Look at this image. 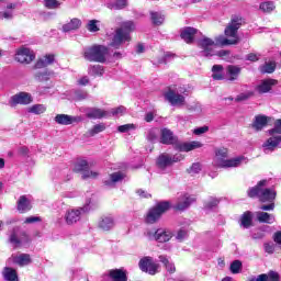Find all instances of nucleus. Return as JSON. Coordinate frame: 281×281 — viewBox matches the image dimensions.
Instances as JSON below:
<instances>
[{
    "mask_svg": "<svg viewBox=\"0 0 281 281\" xmlns=\"http://www.w3.org/2000/svg\"><path fill=\"white\" fill-rule=\"evenodd\" d=\"M131 128H135V125H133V124L120 125L117 127V131H119V133H128V131H131Z\"/></svg>",
    "mask_w": 281,
    "mask_h": 281,
    "instance_id": "57",
    "label": "nucleus"
},
{
    "mask_svg": "<svg viewBox=\"0 0 281 281\" xmlns=\"http://www.w3.org/2000/svg\"><path fill=\"white\" fill-rule=\"evenodd\" d=\"M276 61H268L259 67L260 74H273L276 71Z\"/></svg>",
    "mask_w": 281,
    "mask_h": 281,
    "instance_id": "39",
    "label": "nucleus"
},
{
    "mask_svg": "<svg viewBox=\"0 0 281 281\" xmlns=\"http://www.w3.org/2000/svg\"><path fill=\"white\" fill-rule=\"evenodd\" d=\"M109 47L104 45H93L83 52V58L89 63H106Z\"/></svg>",
    "mask_w": 281,
    "mask_h": 281,
    "instance_id": "4",
    "label": "nucleus"
},
{
    "mask_svg": "<svg viewBox=\"0 0 281 281\" xmlns=\"http://www.w3.org/2000/svg\"><path fill=\"white\" fill-rule=\"evenodd\" d=\"M196 34H199V30L192 26H186L180 31V38H182L187 45H192Z\"/></svg>",
    "mask_w": 281,
    "mask_h": 281,
    "instance_id": "13",
    "label": "nucleus"
},
{
    "mask_svg": "<svg viewBox=\"0 0 281 281\" xmlns=\"http://www.w3.org/2000/svg\"><path fill=\"white\" fill-rule=\"evenodd\" d=\"M257 221L259 223H271V214L267 213V212H259L257 213Z\"/></svg>",
    "mask_w": 281,
    "mask_h": 281,
    "instance_id": "46",
    "label": "nucleus"
},
{
    "mask_svg": "<svg viewBox=\"0 0 281 281\" xmlns=\"http://www.w3.org/2000/svg\"><path fill=\"white\" fill-rule=\"evenodd\" d=\"M179 161H181V159L177 156L172 157L168 154H161L160 156H158L156 165L158 166V168H160V170H166L168 166H172V164H177Z\"/></svg>",
    "mask_w": 281,
    "mask_h": 281,
    "instance_id": "10",
    "label": "nucleus"
},
{
    "mask_svg": "<svg viewBox=\"0 0 281 281\" xmlns=\"http://www.w3.org/2000/svg\"><path fill=\"white\" fill-rule=\"evenodd\" d=\"M214 45H221L216 43V37L215 42L210 37H204L199 41V47L203 49L204 56H212V47H214Z\"/></svg>",
    "mask_w": 281,
    "mask_h": 281,
    "instance_id": "20",
    "label": "nucleus"
},
{
    "mask_svg": "<svg viewBox=\"0 0 281 281\" xmlns=\"http://www.w3.org/2000/svg\"><path fill=\"white\" fill-rule=\"evenodd\" d=\"M270 204H263L260 206V210H263V212H269L271 210L276 209V203L269 202Z\"/></svg>",
    "mask_w": 281,
    "mask_h": 281,
    "instance_id": "62",
    "label": "nucleus"
},
{
    "mask_svg": "<svg viewBox=\"0 0 281 281\" xmlns=\"http://www.w3.org/2000/svg\"><path fill=\"white\" fill-rule=\"evenodd\" d=\"M196 148H203V143L192 140L189 143H179L177 145V149L180 150V153H190L191 150H196Z\"/></svg>",
    "mask_w": 281,
    "mask_h": 281,
    "instance_id": "22",
    "label": "nucleus"
},
{
    "mask_svg": "<svg viewBox=\"0 0 281 281\" xmlns=\"http://www.w3.org/2000/svg\"><path fill=\"white\" fill-rule=\"evenodd\" d=\"M115 227V221L111 216H102L99 221V228L103 232H109Z\"/></svg>",
    "mask_w": 281,
    "mask_h": 281,
    "instance_id": "29",
    "label": "nucleus"
},
{
    "mask_svg": "<svg viewBox=\"0 0 281 281\" xmlns=\"http://www.w3.org/2000/svg\"><path fill=\"white\" fill-rule=\"evenodd\" d=\"M278 85L277 79L268 78L263 79L260 85L256 86V91L259 92L260 94L269 93L273 87Z\"/></svg>",
    "mask_w": 281,
    "mask_h": 281,
    "instance_id": "17",
    "label": "nucleus"
},
{
    "mask_svg": "<svg viewBox=\"0 0 281 281\" xmlns=\"http://www.w3.org/2000/svg\"><path fill=\"white\" fill-rule=\"evenodd\" d=\"M215 157L217 158V166H221V160L227 159V157H229V149L227 147L216 148Z\"/></svg>",
    "mask_w": 281,
    "mask_h": 281,
    "instance_id": "37",
    "label": "nucleus"
},
{
    "mask_svg": "<svg viewBox=\"0 0 281 281\" xmlns=\"http://www.w3.org/2000/svg\"><path fill=\"white\" fill-rule=\"evenodd\" d=\"M187 172L189 175H199V172H201V165H200V162L192 164V166L189 169H187Z\"/></svg>",
    "mask_w": 281,
    "mask_h": 281,
    "instance_id": "51",
    "label": "nucleus"
},
{
    "mask_svg": "<svg viewBox=\"0 0 281 281\" xmlns=\"http://www.w3.org/2000/svg\"><path fill=\"white\" fill-rule=\"evenodd\" d=\"M44 5L48 10H56V8L60 5V2H58V0H45Z\"/></svg>",
    "mask_w": 281,
    "mask_h": 281,
    "instance_id": "52",
    "label": "nucleus"
},
{
    "mask_svg": "<svg viewBox=\"0 0 281 281\" xmlns=\"http://www.w3.org/2000/svg\"><path fill=\"white\" fill-rule=\"evenodd\" d=\"M194 201H196L195 198H192L188 194H186L180 201H178V203L173 206V210H176V212H183V210H188L189 205H192V203H194Z\"/></svg>",
    "mask_w": 281,
    "mask_h": 281,
    "instance_id": "25",
    "label": "nucleus"
},
{
    "mask_svg": "<svg viewBox=\"0 0 281 281\" xmlns=\"http://www.w3.org/2000/svg\"><path fill=\"white\" fill-rule=\"evenodd\" d=\"M45 111H47V108L43 104H34L29 109V113H34L35 115H42Z\"/></svg>",
    "mask_w": 281,
    "mask_h": 281,
    "instance_id": "43",
    "label": "nucleus"
},
{
    "mask_svg": "<svg viewBox=\"0 0 281 281\" xmlns=\"http://www.w3.org/2000/svg\"><path fill=\"white\" fill-rule=\"evenodd\" d=\"M243 25H247L245 18H243L241 15H232L231 21L224 30V34L228 38L233 40H228L220 35L216 37V44L221 45L222 47H225V45H238V43H240V38L238 37V31Z\"/></svg>",
    "mask_w": 281,
    "mask_h": 281,
    "instance_id": "1",
    "label": "nucleus"
},
{
    "mask_svg": "<svg viewBox=\"0 0 281 281\" xmlns=\"http://www.w3.org/2000/svg\"><path fill=\"white\" fill-rule=\"evenodd\" d=\"M277 193L271 189H263L259 198L260 203H273L276 201Z\"/></svg>",
    "mask_w": 281,
    "mask_h": 281,
    "instance_id": "30",
    "label": "nucleus"
},
{
    "mask_svg": "<svg viewBox=\"0 0 281 281\" xmlns=\"http://www.w3.org/2000/svg\"><path fill=\"white\" fill-rule=\"evenodd\" d=\"M82 214V209H72L66 212L65 220L67 225H74L80 221V215Z\"/></svg>",
    "mask_w": 281,
    "mask_h": 281,
    "instance_id": "24",
    "label": "nucleus"
},
{
    "mask_svg": "<svg viewBox=\"0 0 281 281\" xmlns=\"http://www.w3.org/2000/svg\"><path fill=\"white\" fill-rule=\"evenodd\" d=\"M0 18L7 19L8 21H10V19L13 18V14L10 11H2V12H0Z\"/></svg>",
    "mask_w": 281,
    "mask_h": 281,
    "instance_id": "64",
    "label": "nucleus"
},
{
    "mask_svg": "<svg viewBox=\"0 0 281 281\" xmlns=\"http://www.w3.org/2000/svg\"><path fill=\"white\" fill-rule=\"evenodd\" d=\"M93 76H103L104 75V67L100 65H94L91 68Z\"/></svg>",
    "mask_w": 281,
    "mask_h": 281,
    "instance_id": "54",
    "label": "nucleus"
},
{
    "mask_svg": "<svg viewBox=\"0 0 281 281\" xmlns=\"http://www.w3.org/2000/svg\"><path fill=\"white\" fill-rule=\"evenodd\" d=\"M13 262L19 267H27V265H32V257L30 254H21L13 258Z\"/></svg>",
    "mask_w": 281,
    "mask_h": 281,
    "instance_id": "36",
    "label": "nucleus"
},
{
    "mask_svg": "<svg viewBox=\"0 0 281 281\" xmlns=\"http://www.w3.org/2000/svg\"><path fill=\"white\" fill-rule=\"evenodd\" d=\"M231 272L236 274V273H240V271L243 270V261L240 260H234L231 263Z\"/></svg>",
    "mask_w": 281,
    "mask_h": 281,
    "instance_id": "45",
    "label": "nucleus"
},
{
    "mask_svg": "<svg viewBox=\"0 0 281 281\" xmlns=\"http://www.w3.org/2000/svg\"><path fill=\"white\" fill-rule=\"evenodd\" d=\"M160 143L166 146H176L179 144V137L175 136V133L168 128L161 131Z\"/></svg>",
    "mask_w": 281,
    "mask_h": 281,
    "instance_id": "14",
    "label": "nucleus"
},
{
    "mask_svg": "<svg viewBox=\"0 0 281 281\" xmlns=\"http://www.w3.org/2000/svg\"><path fill=\"white\" fill-rule=\"evenodd\" d=\"M18 155L21 157H27L30 155V148L27 146H22L18 149Z\"/></svg>",
    "mask_w": 281,
    "mask_h": 281,
    "instance_id": "60",
    "label": "nucleus"
},
{
    "mask_svg": "<svg viewBox=\"0 0 281 281\" xmlns=\"http://www.w3.org/2000/svg\"><path fill=\"white\" fill-rule=\"evenodd\" d=\"M82 21L78 18H74L70 22L63 25V32H74V30H80Z\"/></svg>",
    "mask_w": 281,
    "mask_h": 281,
    "instance_id": "33",
    "label": "nucleus"
},
{
    "mask_svg": "<svg viewBox=\"0 0 281 281\" xmlns=\"http://www.w3.org/2000/svg\"><path fill=\"white\" fill-rule=\"evenodd\" d=\"M88 32H100V26H98V20H90L86 25Z\"/></svg>",
    "mask_w": 281,
    "mask_h": 281,
    "instance_id": "49",
    "label": "nucleus"
},
{
    "mask_svg": "<svg viewBox=\"0 0 281 281\" xmlns=\"http://www.w3.org/2000/svg\"><path fill=\"white\" fill-rule=\"evenodd\" d=\"M186 236H188V231L186 229H179L178 233H177V240H179L180 243H183Z\"/></svg>",
    "mask_w": 281,
    "mask_h": 281,
    "instance_id": "59",
    "label": "nucleus"
},
{
    "mask_svg": "<svg viewBox=\"0 0 281 281\" xmlns=\"http://www.w3.org/2000/svg\"><path fill=\"white\" fill-rule=\"evenodd\" d=\"M2 276L5 281H19V273L14 268L4 267Z\"/></svg>",
    "mask_w": 281,
    "mask_h": 281,
    "instance_id": "35",
    "label": "nucleus"
},
{
    "mask_svg": "<svg viewBox=\"0 0 281 281\" xmlns=\"http://www.w3.org/2000/svg\"><path fill=\"white\" fill-rule=\"evenodd\" d=\"M54 63H56V55L47 54L43 58L37 59L34 69H45V67H49V65H54Z\"/></svg>",
    "mask_w": 281,
    "mask_h": 281,
    "instance_id": "21",
    "label": "nucleus"
},
{
    "mask_svg": "<svg viewBox=\"0 0 281 281\" xmlns=\"http://www.w3.org/2000/svg\"><path fill=\"white\" fill-rule=\"evenodd\" d=\"M269 122H271V117L262 114L256 115L252 123L250 124V128L256 131V133H260L262 128H266V126L269 125Z\"/></svg>",
    "mask_w": 281,
    "mask_h": 281,
    "instance_id": "12",
    "label": "nucleus"
},
{
    "mask_svg": "<svg viewBox=\"0 0 281 281\" xmlns=\"http://www.w3.org/2000/svg\"><path fill=\"white\" fill-rule=\"evenodd\" d=\"M221 201L216 198H211L209 201L204 203V207L206 210H212L213 207H217Z\"/></svg>",
    "mask_w": 281,
    "mask_h": 281,
    "instance_id": "50",
    "label": "nucleus"
},
{
    "mask_svg": "<svg viewBox=\"0 0 281 281\" xmlns=\"http://www.w3.org/2000/svg\"><path fill=\"white\" fill-rule=\"evenodd\" d=\"M32 201L27 199V195H21L16 202V210L19 214H27L32 210Z\"/></svg>",
    "mask_w": 281,
    "mask_h": 281,
    "instance_id": "18",
    "label": "nucleus"
},
{
    "mask_svg": "<svg viewBox=\"0 0 281 281\" xmlns=\"http://www.w3.org/2000/svg\"><path fill=\"white\" fill-rule=\"evenodd\" d=\"M159 260H160V262H162V265L165 266L168 273H175V271H177L175 263H170V260H168V258H166V256L160 255Z\"/></svg>",
    "mask_w": 281,
    "mask_h": 281,
    "instance_id": "41",
    "label": "nucleus"
},
{
    "mask_svg": "<svg viewBox=\"0 0 281 281\" xmlns=\"http://www.w3.org/2000/svg\"><path fill=\"white\" fill-rule=\"evenodd\" d=\"M269 135H281V119L274 121V127L268 131Z\"/></svg>",
    "mask_w": 281,
    "mask_h": 281,
    "instance_id": "47",
    "label": "nucleus"
},
{
    "mask_svg": "<svg viewBox=\"0 0 281 281\" xmlns=\"http://www.w3.org/2000/svg\"><path fill=\"white\" fill-rule=\"evenodd\" d=\"M172 232L158 228L154 233V238L157 243H168L172 238Z\"/></svg>",
    "mask_w": 281,
    "mask_h": 281,
    "instance_id": "26",
    "label": "nucleus"
},
{
    "mask_svg": "<svg viewBox=\"0 0 281 281\" xmlns=\"http://www.w3.org/2000/svg\"><path fill=\"white\" fill-rule=\"evenodd\" d=\"M86 117L89 120H102V117H106V111L100 108H90L86 114Z\"/></svg>",
    "mask_w": 281,
    "mask_h": 281,
    "instance_id": "31",
    "label": "nucleus"
},
{
    "mask_svg": "<svg viewBox=\"0 0 281 281\" xmlns=\"http://www.w3.org/2000/svg\"><path fill=\"white\" fill-rule=\"evenodd\" d=\"M251 97H254V92L240 93L236 97L235 102H245Z\"/></svg>",
    "mask_w": 281,
    "mask_h": 281,
    "instance_id": "53",
    "label": "nucleus"
},
{
    "mask_svg": "<svg viewBox=\"0 0 281 281\" xmlns=\"http://www.w3.org/2000/svg\"><path fill=\"white\" fill-rule=\"evenodd\" d=\"M54 121L56 122V124H60L61 126H69L71 124H78L82 122V117L68 114H57Z\"/></svg>",
    "mask_w": 281,
    "mask_h": 281,
    "instance_id": "11",
    "label": "nucleus"
},
{
    "mask_svg": "<svg viewBox=\"0 0 281 281\" xmlns=\"http://www.w3.org/2000/svg\"><path fill=\"white\" fill-rule=\"evenodd\" d=\"M126 178V175H124L122 171H116L110 175V180L103 181V184L108 188H111L115 186V183H120V181H124Z\"/></svg>",
    "mask_w": 281,
    "mask_h": 281,
    "instance_id": "27",
    "label": "nucleus"
},
{
    "mask_svg": "<svg viewBox=\"0 0 281 281\" xmlns=\"http://www.w3.org/2000/svg\"><path fill=\"white\" fill-rule=\"evenodd\" d=\"M104 131H106V125H104V123H100L89 130V135L90 137H94V135H98V133H102Z\"/></svg>",
    "mask_w": 281,
    "mask_h": 281,
    "instance_id": "44",
    "label": "nucleus"
},
{
    "mask_svg": "<svg viewBox=\"0 0 281 281\" xmlns=\"http://www.w3.org/2000/svg\"><path fill=\"white\" fill-rule=\"evenodd\" d=\"M9 243L13 249H21V247H30L32 245V237L25 231H21L18 236L16 231L11 232Z\"/></svg>",
    "mask_w": 281,
    "mask_h": 281,
    "instance_id": "5",
    "label": "nucleus"
},
{
    "mask_svg": "<svg viewBox=\"0 0 281 281\" xmlns=\"http://www.w3.org/2000/svg\"><path fill=\"white\" fill-rule=\"evenodd\" d=\"M263 249L266 254H273L276 251V244L273 243H265L263 244Z\"/></svg>",
    "mask_w": 281,
    "mask_h": 281,
    "instance_id": "55",
    "label": "nucleus"
},
{
    "mask_svg": "<svg viewBox=\"0 0 281 281\" xmlns=\"http://www.w3.org/2000/svg\"><path fill=\"white\" fill-rule=\"evenodd\" d=\"M138 267L143 273H148L149 276H157L159 271V263L154 262L153 257H144L139 260Z\"/></svg>",
    "mask_w": 281,
    "mask_h": 281,
    "instance_id": "7",
    "label": "nucleus"
},
{
    "mask_svg": "<svg viewBox=\"0 0 281 281\" xmlns=\"http://www.w3.org/2000/svg\"><path fill=\"white\" fill-rule=\"evenodd\" d=\"M240 227L244 229H249L254 226V213L251 211H246L240 216Z\"/></svg>",
    "mask_w": 281,
    "mask_h": 281,
    "instance_id": "28",
    "label": "nucleus"
},
{
    "mask_svg": "<svg viewBox=\"0 0 281 281\" xmlns=\"http://www.w3.org/2000/svg\"><path fill=\"white\" fill-rule=\"evenodd\" d=\"M108 278L112 281H128V271L124 268L110 269Z\"/></svg>",
    "mask_w": 281,
    "mask_h": 281,
    "instance_id": "16",
    "label": "nucleus"
},
{
    "mask_svg": "<svg viewBox=\"0 0 281 281\" xmlns=\"http://www.w3.org/2000/svg\"><path fill=\"white\" fill-rule=\"evenodd\" d=\"M226 71L228 74L229 80L234 81V80H238V76H240V67L238 66H234V65H228L226 68Z\"/></svg>",
    "mask_w": 281,
    "mask_h": 281,
    "instance_id": "38",
    "label": "nucleus"
},
{
    "mask_svg": "<svg viewBox=\"0 0 281 281\" xmlns=\"http://www.w3.org/2000/svg\"><path fill=\"white\" fill-rule=\"evenodd\" d=\"M259 10H261V12H265L267 14H271V12L276 10V4L273 3V1L261 2L259 4Z\"/></svg>",
    "mask_w": 281,
    "mask_h": 281,
    "instance_id": "40",
    "label": "nucleus"
},
{
    "mask_svg": "<svg viewBox=\"0 0 281 281\" xmlns=\"http://www.w3.org/2000/svg\"><path fill=\"white\" fill-rule=\"evenodd\" d=\"M135 32V22L134 21H125L121 23V26L115 30V34L112 37L110 43V47H114V49H120L123 43H131L132 37L131 33Z\"/></svg>",
    "mask_w": 281,
    "mask_h": 281,
    "instance_id": "2",
    "label": "nucleus"
},
{
    "mask_svg": "<svg viewBox=\"0 0 281 281\" xmlns=\"http://www.w3.org/2000/svg\"><path fill=\"white\" fill-rule=\"evenodd\" d=\"M164 97L167 102L172 104V106H177V104H186V97H183V94L176 93L172 89L165 92Z\"/></svg>",
    "mask_w": 281,
    "mask_h": 281,
    "instance_id": "15",
    "label": "nucleus"
},
{
    "mask_svg": "<svg viewBox=\"0 0 281 281\" xmlns=\"http://www.w3.org/2000/svg\"><path fill=\"white\" fill-rule=\"evenodd\" d=\"M32 102H33L32 94L27 92H20L11 97L9 104L10 106L14 108L19 104H22V105L32 104Z\"/></svg>",
    "mask_w": 281,
    "mask_h": 281,
    "instance_id": "9",
    "label": "nucleus"
},
{
    "mask_svg": "<svg viewBox=\"0 0 281 281\" xmlns=\"http://www.w3.org/2000/svg\"><path fill=\"white\" fill-rule=\"evenodd\" d=\"M243 161H245V156H238L231 159H222L220 160L217 168H238Z\"/></svg>",
    "mask_w": 281,
    "mask_h": 281,
    "instance_id": "19",
    "label": "nucleus"
},
{
    "mask_svg": "<svg viewBox=\"0 0 281 281\" xmlns=\"http://www.w3.org/2000/svg\"><path fill=\"white\" fill-rule=\"evenodd\" d=\"M172 207V203L170 201H160L155 206L148 210L145 216V223L147 225H155L161 215L166 214L168 210Z\"/></svg>",
    "mask_w": 281,
    "mask_h": 281,
    "instance_id": "3",
    "label": "nucleus"
},
{
    "mask_svg": "<svg viewBox=\"0 0 281 281\" xmlns=\"http://www.w3.org/2000/svg\"><path fill=\"white\" fill-rule=\"evenodd\" d=\"M128 5L127 0H116L114 4H110L111 10H124Z\"/></svg>",
    "mask_w": 281,
    "mask_h": 281,
    "instance_id": "48",
    "label": "nucleus"
},
{
    "mask_svg": "<svg viewBox=\"0 0 281 281\" xmlns=\"http://www.w3.org/2000/svg\"><path fill=\"white\" fill-rule=\"evenodd\" d=\"M136 194H138L140 199H153V195L143 189L136 190Z\"/></svg>",
    "mask_w": 281,
    "mask_h": 281,
    "instance_id": "58",
    "label": "nucleus"
},
{
    "mask_svg": "<svg viewBox=\"0 0 281 281\" xmlns=\"http://www.w3.org/2000/svg\"><path fill=\"white\" fill-rule=\"evenodd\" d=\"M265 186H267V180H260L257 186L249 188L247 191V194L249 196V199H259L262 195V188H265Z\"/></svg>",
    "mask_w": 281,
    "mask_h": 281,
    "instance_id": "23",
    "label": "nucleus"
},
{
    "mask_svg": "<svg viewBox=\"0 0 281 281\" xmlns=\"http://www.w3.org/2000/svg\"><path fill=\"white\" fill-rule=\"evenodd\" d=\"M273 241L281 247V232L278 231L273 234Z\"/></svg>",
    "mask_w": 281,
    "mask_h": 281,
    "instance_id": "63",
    "label": "nucleus"
},
{
    "mask_svg": "<svg viewBox=\"0 0 281 281\" xmlns=\"http://www.w3.org/2000/svg\"><path fill=\"white\" fill-rule=\"evenodd\" d=\"M256 281H280V273L270 270L268 273L259 274Z\"/></svg>",
    "mask_w": 281,
    "mask_h": 281,
    "instance_id": "34",
    "label": "nucleus"
},
{
    "mask_svg": "<svg viewBox=\"0 0 281 281\" xmlns=\"http://www.w3.org/2000/svg\"><path fill=\"white\" fill-rule=\"evenodd\" d=\"M42 218L38 216H29L25 218L24 223L25 225H32L34 223H41Z\"/></svg>",
    "mask_w": 281,
    "mask_h": 281,
    "instance_id": "56",
    "label": "nucleus"
},
{
    "mask_svg": "<svg viewBox=\"0 0 281 281\" xmlns=\"http://www.w3.org/2000/svg\"><path fill=\"white\" fill-rule=\"evenodd\" d=\"M280 144H281V135L272 136L265 142L263 148H266V150H270L271 153H273V150H276V148H278Z\"/></svg>",
    "mask_w": 281,
    "mask_h": 281,
    "instance_id": "32",
    "label": "nucleus"
},
{
    "mask_svg": "<svg viewBox=\"0 0 281 281\" xmlns=\"http://www.w3.org/2000/svg\"><path fill=\"white\" fill-rule=\"evenodd\" d=\"M207 131H210L209 126H202V127H198L193 131L194 135H203V133H207Z\"/></svg>",
    "mask_w": 281,
    "mask_h": 281,
    "instance_id": "61",
    "label": "nucleus"
},
{
    "mask_svg": "<svg viewBox=\"0 0 281 281\" xmlns=\"http://www.w3.org/2000/svg\"><path fill=\"white\" fill-rule=\"evenodd\" d=\"M89 162L87 160H78L72 170L74 172H83L82 179H89L90 177L95 179V177H98V172L89 171Z\"/></svg>",
    "mask_w": 281,
    "mask_h": 281,
    "instance_id": "8",
    "label": "nucleus"
},
{
    "mask_svg": "<svg viewBox=\"0 0 281 281\" xmlns=\"http://www.w3.org/2000/svg\"><path fill=\"white\" fill-rule=\"evenodd\" d=\"M150 18H151V22L154 23V25H162L164 24V21H165L164 14H161L159 12L151 11Z\"/></svg>",
    "mask_w": 281,
    "mask_h": 281,
    "instance_id": "42",
    "label": "nucleus"
},
{
    "mask_svg": "<svg viewBox=\"0 0 281 281\" xmlns=\"http://www.w3.org/2000/svg\"><path fill=\"white\" fill-rule=\"evenodd\" d=\"M36 59V54H34V50L22 46L16 49L15 53V60L16 63H21L22 65H30V63H33Z\"/></svg>",
    "mask_w": 281,
    "mask_h": 281,
    "instance_id": "6",
    "label": "nucleus"
}]
</instances>
